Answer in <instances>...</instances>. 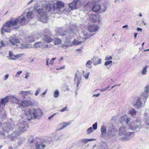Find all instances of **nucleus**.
<instances>
[{"mask_svg":"<svg viewBox=\"0 0 149 149\" xmlns=\"http://www.w3.org/2000/svg\"><path fill=\"white\" fill-rule=\"evenodd\" d=\"M64 6V3L62 1H60L52 4H42V6L47 12H50L52 14L56 13L58 11H60V8H63Z\"/></svg>","mask_w":149,"mask_h":149,"instance_id":"obj_1","label":"nucleus"},{"mask_svg":"<svg viewBox=\"0 0 149 149\" xmlns=\"http://www.w3.org/2000/svg\"><path fill=\"white\" fill-rule=\"evenodd\" d=\"M119 134L120 136L124 135V136L120 138L121 140L127 141L134 136V132H129L127 133L125 127L122 126L119 129Z\"/></svg>","mask_w":149,"mask_h":149,"instance_id":"obj_2","label":"nucleus"},{"mask_svg":"<svg viewBox=\"0 0 149 149\" xmlns=\"http://www.w3.org/2000/svg\"><path fill=\"white\" fill-rule=\"evenodd\" d=\"M41 110L39 109H30L25 111V115L28 117L27 119L30 120L31 118H36L38 115L41 114Z\"/></svg>","mask_w":149,"mask_h":149,"instance_id":"obj_3","label":"nucleus"},{"mask_svg":"<svg viewBox=\"0 0 149 149\" xmlns=\"http://www.w3.org/2000/svg\"><path fill=\"white\" fill-rule=\"evenodd\" d=\"M38 20L44 23L47 22V13L43 8H39L37 10Z\"/></svg>","mask_w":149,"mask_h":149,"instance_id":"obj_4","label":"nucleus"},{"mask_svg":"<svg viewBox=\"0 0 149 149\" xmlns=\"http://www.w3.org/2000/svg\"><path fill=\"white\" fill-rule=\"evenodd\" d=\"M76 28V26L75 25H72L70 26L69 31L70 34L66 31L63 30L60 28L58 30V32L59 35L63 36L71 35L74 34Z\"/></svg>","mask_w":149,"mask_h":149,"instance_id":"obj_5","label":"nucleus"},{"mask_svg":"<svg viewBox=\"0 0 149 149\" xmlns=\"http://www.w3.org/2000/svg\"><path fill=\"white\" fill-rule=\"evenodd\" d=\"M107 135L108 137L110 139L113 138L117 134V132L116 129L113 125L110 126L107 130Z\"/></svg>","mask_w":149,"mask_h":149,"instance_id":"obj_6","label":"nucleus"},{"mask_svg":"<svg viewBox=\"0 0 149 149\" xmlns=\"http://www.w3.org/2000/svg\"><path fill=\"white\" fill-rule=\"evenodd\" d=\"M11 25L9 21L7 22L3 25L1 29V34H4L3 31L6 32H11L12 29H13L12 27H11Z\"/></svg>","mask_w":149,"mask_h":149,"instance_id":"obj_7","label":"nucleus"},{"mask_svg":"<svg viewBox=\"0 0 149 149\" xmlns=\"http://www.w3.org/2000/svg\"><path fill=\"white\" fill-rule=\"evenodd\" d=\"M149 92V86H147L144 88V90L141 92V97L145 103L146 101L147 98H148V93Z\"/></svg>","mask_w":149,"mask_h":149,"instance_id":"obj_8","label":"nucleus"},{"mask_svg":"<svg viewBox=\"0 0 149 149\" xmlns=\"http://www.w3.org/2000/svg\"><path fill=\"white\" fill-rule=\"evenodd\" d=\"M134 125L133 126L129 125L130 128L132 130H135L137 129L140 130L142 127L141 121L140 120L137 119L136 120L134 123Z\"/></svg>","mask_w":149,"mask_h":149,"instance_id":"obj_9","label":"nucleus"},{"mask_svg":"<svg viewBox=\"0 0 149 149\" xmlns=\"http://www.w3.org/2000/svg\"><path fill=\"white\" fill-rule=\"evenodd\" d=\"M9 21L13 29H17L19 27V21L17 18L12 19Z\"/></svg>","mask_w":149,"mask_h":149,"instance_id":"obj_10","label":"nucleus"},{"mask_svg":"<svg viewBox=\"0 0 149 149\" xmlns=\"http://www.w3.org/2000/svg\"><path fill=\"white\" fill-rule=\"evenodd\" d=\"M23 14L19 17L17 18L19 21V24L22 25H25L29 22V21L27 19H26L24 16Z\"/></svg>","mask_w":149,"mask_h":149,"instance_id":"obj_11","label":"nucleus"},{"mask_svg":"<svg viewBox=\"0 0 149 149\" xmlns=\"http://www.w3.org/2000/svg\"><path fill=\"white\" fill-rule=\"evenodd\" d=\"M9 42L11 47L16 48L17 47V44L19 43L20 41L18 39L12 38L9 40Z\"/></svg>","mask_w":149,"mask_h":149,"instance_id":"obj_12","label":"nucleus"},{"mask_svg":"<svg viewBox=\"0 0 149 149\" xmlns=\"http://www.w3.org/2000/svg\"><path fill=\"white\" fill-rule=\"evenodd\" d=\"M99 29V27L97 25L92 24L89 26L88 27V30L90 32L97 31Z\"/></svg>","mask_w":149,"mask_h":149,"instance_id":"obj_13","label":"nucleus"},{"mask_svg":"<svg viewBox=\"0 0 149 149\" xmlns=\"http://www.w3.org/2000/svg\"><path fill=\"white\" fill-rule=\"evenodd\" d=\"M91 60L94 65H96L101 63L102 59L101 58H98L97 57H94L92 58Z\"/></svg>","mask_w":149,"mask_h":149,"instance_id":"obj_14","label":"nucleus"},{"mask_svg":"<svg viewBox=\"0 0 149 149\" xmlns=\"http://www.w3.org/2000/svg\"><path fill=\"white\" fill-rule=\"evenodd\" d=\"M142 99L141 97H139L137 100L135 104L134 105V106L136 109H138L142 106Z\"/></svg>","mask_w":149,"mask_h":149,"instance_id":"obj_15","label":"nucleus"},{"mask_svg":"<svg viewBox=\"0 0 149 149\" xmlns=\"http://www.w3.org/2000/svg\"><path fill=\"white\" fill-rule=\"evenodd\" d=\"M89 17L91 21L94 22H95L97 21H98L99 20L98 17L95 15L93 14L90 15L89 16Z\"/></svg>","mask_w":149,"mask_h":149,"instance_id":"obj_16","label":"nucleus"},{"mask_svg":"<svg viewBox=\"0 0 149 149\" xmlns=\"http://www.w3.org/2000/svg\"><path fill=\"white\" fill-rule=\"evenodd\" d=\"M130 119L127 116H123L121 117V123L122 124H127L130 121Z\"/></svg>","mask_w":149,"mask_h":149,"instance_id":"obj_17","label":"nucleus"},{"mask_svg":"<svg viewBox=\"0 0 149 149\" xmlns=\"http://www.w3.org/2000/svg\"><path fill=\"white\" fill-rule=\"evenodd\" d=\"M100 130L101 132V136L102 137H104L105 136L107 132L106 127L104 125L102 126L100 128Z\"/></svg>","mask_w":149,"mask_h":149,"instance_id":"obj_18","label":"nucleus"},{"mask_svg":"<svg viewBox=\"0 0 149 149\" xmlns=\"http://www.w3.org/2000/svg\"><path fill=\"white\" fill-rule=\"evenodd\" d=\"M78 1V0H74L73 1L69 4L70 8L71 10L75 9L77 7V4Z\"/></svg>","mask_w":149,"mask_h":149,"instance_id":"obj_19","label":"nucleus"},{"mask_svg":"<svg viewBox=\"0 0 149 149\" xmlns=\"http://www.w3.org/2000/svg\"><path fill=\"white\" fill-rule=\"evenodd\" d=\"M36 145V149H44L46 146L43 142H38Z\"/></svg>","mask_w":149,"mask_h":149,"instance_id":"obj_20","label":"nucleus"},{"mask_svg":"<svg viewBox=\"0 0 149 149\" xmlns=\"http://www.w3.org/2000/svg\"><path fill=\"white\" fill-rule=\"evenodd\" d=\"M81 80V77L80 76H79L77 74H75V77L74 81L75 83H77V88L80 83Z\"/></svg>","mask_w":149,"mask_h":149,"instance_id":"obj_21","label":"nucleus"},{"mask_svg":"<svg viewBox=\"0 0 149 149\" xmlns=\"http://www.w3.org/2000/svg\"><path fill=\"white\" fill-rule=\"evenodd\" d=\"M43 40L46 42L50 43L54 40V38L47 35H45Z\"/></svg>","mask_w":149,"mask_h":149,"instance_id":"obj_22","label":"nucleus"},{"mask_svg":"<svg viewBox=\"0 0 149 149\" xmlns=\"http://www.w3.org/2000/svg\"><path fill=\"white\" fill-rule=\"evenodd\" d=\"M19 94H21L24 98H25V96L28 95H32L33 93H32L31 91H20L19 93Z\"/></svg>","mask_w":149,"mask_h":149,"instance_id":"obj_23","label":"nucleus"},{"mask_svg":"<svg viewBox=\"0 0 149 149\" xmlns=\"http://www.w3.org/2000/svg\"><path fill=\"white\" fill-rule=\"evenodd\" d=\"M10 99L13 103L17 104L18 103L19 100H20L17 97L13 95L10 96Z\"/></svg>","mask_w":149,"mask_h":149,"instance_id":"obj_24","label":"nucleus"},{"mask_svg":"<svg viewBox=\"0 0 149 149\" xmlns=\"http://www.w3.org/2000/svg\"><path fill=\"white\" fill-rule=\"evenodd\" d=\"M28 128V127L26 125H24L20 126L18 129L19 131L20 132V133L24 132L25 131H26L27 129Z\"/></svg>","mask_w":149,"mask_h":149,"instance_id":"obj_25","label":"nucleus"},{"mask_svg":"<svg viewBox=\"0 0 149 149\" xmlns=\"http://www.w3.org/2000/svg\"><path fill=\"white\" fill-rule=\"evenodd\" d=\"M32 104L31 101L30 100L22 101L21 105L23 106H29Z\"/></svg>","mask_w":149,"mask_h":149,"instance_id":"obj_26","label":"nucleus"},{"mask_svg":"<svg viewBox=\"0 0 149 149\" xmlns=\"http://www.w3.org/2000/svg\"><path fill=\"white\" fill-rule=\"evenodd\" d=\"M101 8V7L100 5H96L93 6L92 10L93 12L97 13L100 11Z\"/></svg>","mask_w":149,"mask_h":149,"instance_id":"obj_27","label":"nucleus"},{"mask_svg":"<svg viewBox=\"0 0 149 149\" xmlns=\"http://www.w3.org/2000/svg\"><path fill=\"white\" fill-rule=\"evenodd\" d=\"M10 128V125L9 123H6L4 124V126L3 128V131L8 132Z\"/></svg>","mask_w":149,"mask_h":149,"instance_id":"obj_28","label":"nucleus"},{"mask_svg":"<svg viewBox=\"0 0 149 149\" xmlns=\"http://www.w3.org/2000/svg\"><path fill=\"white\" fill-rule=\"evenodd\" d=\"M8 101V97H6L5 98H3L1 99L0 102L1 103V104L2 105V107H4L5 104L7 103Z\"/></svg>","mask_w":149,"mask_h":149,"instance_id":"obj_29","label":"nucleus"},{"mask_svg":"<svg viewBox=\"0 0 149 149\" xmlns=\"http://www.w3.org/2000/svg\"><path fill=\"white\" fill-rule=\"evenodd\" d=\"M45 43L43 42H36L34 45V47L36 48L41 47L44 45Z\"/></svg>","mask_w":149,"mask_h":149,"instance_id":"obj_30","label":"nucleus"},{"mask_svg":"<svg viewBox=\"0 0 149 149\" xmlns=\"http://www.w3.org/2000/svg\"><path fill=\"white\" fill-rule=\"evenodd\" d=\"M33 13L32 11L28 12L26 14V17L27 20L29 21L33 17Z\"/></svg>","mask_w":149,"mask_h":149,"instance_id":"obj_31","label":"nucleus"},{"mask_svg":"<svg viewBox=\"0 0 149 149\" xmlns=\"http://www.w3.org/2000/svg\"><path fill=\"white\" fill-rule=\"evenodd\" d=\"M71 45V40L70 39H67L65 40V41L63 44V46L68 47L70 46Z\"/></svg>","mask_w":149,"mask_h":149,"instance_id":"obj_32","label":"nucleus"},{"mask_svg":"<svg viewBox=\"0 0 149 149\" xmlns=\"http://www.w3.org/2000/svg\"><path fill=\"white\" fill-rule=\"evenodd\" d=\"M21 133L18 130H16L12 134V136L13 137H16L18 136Z\"/></svg>","mask_w":149,"mask_h":149,"instance_id":"obj_33","label":"nucleus"},{"mask_svg":"<svg viewBox=\"0 0 149 149\" xmlns=\"http://www.w3.org/2000/svg\"><path fill=\"white\" fill-rule=\"evenodd\" d=\"M34 38L32 36H31L28 37L26 39V40L28 42H31L34 41Z\"/></svg>","mask_w":149,"mask_h":149,"instance_id":"obj_34","label":"nucleus"},{"mask_svg":"<svg viewBox=\"0 0 149 149\" xmlns=\"http://www.w3.org/2000/svg\"><path fill=\"white\" fill-rule=\"evenodd\" d=\"M83 76L86 79H88V76L90 74L89 72H85L83 71Z\"/></svg>","mask_w":149,"mask_h":149,"instance_id":"obj_35","label":"nucleus"},{"mask_svg":"<svg viewBox=\"0 0 149 149\" xmlns=\"http://www.w3.org/2000/svg\"><path fill=\"white\" fill-rule=\"evenodd\" d=\"M144 122L146 125L149 126V116L144 118Z\"/></svg>","mask_w":149,"mask_h":149,"instance_id":"obj_36","label":"nucleus"},{"mask_svg":"<svg viewBox=\"0 0 149 149\" xmlns=\"http://www.w3.org/2000/svg\"><path fill=\"white\" fill-rule=\"evenodd\" d=\"M136 111L134 109H132L129 112V113L132 116H135L136 115Z\"/></svg>","mask_w":149,"mask_h":149,"instance_id":"obj_37","label":"nucleus"},{"mask_svg":"<svg viewBox=\"0 0 149 149\" xmlns=\"http://www.w3.org/2000/svg\"><path fill=\"white\" fill-rule=\"evenodd\" d=\"M43 33L45 34H48L51 36V33L50 31L47 29H46L43 31Z\"/></svg>","mask_w":149,"mask_h":149,"instance_id":"obj_38","label":"nucleus"},{"mask_svg":"<svg viewBox=\"0 0 149 149\" xmlns=\"http://www.w3.org/2000/svg\"><path fill=\"white\" fill-rule=\"evenodd\" d=\"M92 63V62L91 61L89 60V61H88L87 62L86 64V67H88V68H91V65Z\"/></svg>","mask_w":149,"mask_h":149,"instance_id":"obj_39","label":"nucleus"},{"mask_svg":"<svg viewBox=\"0 0 149 149\" xmlns=\"http://www.w3.org/2000/svg\"><path fill=\"white\" fill-rule=\"evenodd\" d=\"M147 66H146L145 67L143 68V70L141 71V73L143 75H145L146 74L147 72Z\"/></svg>","mask_w":149,"mask_h":149,"instance_id":"obj_40","label":"nucleus"},{"mask_svg":"<svg viewBox=\"0 0 149 149\" xmlns=\"http://www.w3.org/2000/svg\"><path fill=\"white\" fill-rule=\"evenodd\" d=\"M81 42V41H78L75 39L73 41L72 44L74 45H77L80 44Z\"/></svg>","mask_w":149,"mask_h":149,"instance_id":"obj_41","label":"nucleus"},{"mask_svg":"<svg viewBox=\"0 0 149 149\" xmlns=\"http://www.w3.org/2000/svg\"><path fill=\"white\" fill-rule=\"evenodd\" d=\"M70 124V123H63V125H62L61 127L60 128L59 130H62L65 127H66L67 126L69 125Z\"/></svg>","mask_w":149,"mask_h":149,"instance_id":"obj_42","label":"nucleus"},{"mask_svg":"<svg viewBox=\"0 0 149 149\" xmlns=\"http://www.w3.org/2000/svg\"><path fill=\"white\" fill-rule=\"evenodd\" d=\"M61 39L58 38H56V39L55 41V44L56 45H59L61 43Z\"/></svg>","mask_w":149,"mask_h":149,"instance_id":"obj_43","label":"nucleus"},{"mask_svg":"<svg viewBox=\"0 0 149 149\" xmlns=\"http://www.w3.org/2000/svg\"><path fill=\"white\" fill-rule=\"evenodd\" d=\"M59 96V93L58 90L55 91L54 92V96L55 98L58 97Z\"/></svg>","mask_w":149,"mask_h":149,"instance_id":"obj_44","label":"nucleus"},{"mask_svg":"<svg viewBox=\"0 0 149 149\" xmlns=\"http://www.w3.org/2000/svg\"><path fill=\"white\" fill-rule=\"evenodd\" d=\"M93 131V130L92 129V127H91L88 128L86 132L88 134H89L91 133Z\"/></svg>","mask_w":149,"mask_h":149,"instance_id":"obj_45","label":"nucleus"},{"mask_svg":"<svg viewBox=\"0 0 149 149\" xmlns=\"http://www.w3.org/2000/svg\"><path fill=\"white\" fill-rule=\"evenodd\" d=\"M41 90V88H38L35 93V95L36 96H37L39 93L40 92Z\"/></svg>","mask_w":149,"mask_h":149,"instance_id":"obj_46","label":"nucleus"},{"mask_svg":"<svg viewBox=\"0 0 149 149\" xmlns=\"http://www.w3.org/2000/svg\"><path fill=\"white\" fill-rule=\"evenodd\" d=\"M22 72V71H19L17 72L15 75V77H19V75Z\"/></svg>","mask_w":149,"mask_h":149,"instance_id":"obj_47","label":"nucleus"},{"mask_svg":"<svg viewBox=\"0 0 149 149\" xmlns=\"http://www.w3.org/2000/svg\"><path fill=\"white\" fill-rule=\"evenodd\" d=\"M92 127L94 130H96L97 128V123L96 122L93 125Z\"/></svg>","mask_w":149,"mask_h":149,"instance_id":"obj_48","label":"nucleus"},{"mask_svg":"<svg viewBox=\"0 0 149 149\" xmlns=\"http://www.w3.org/2000/svg\"><path fill=\"white\" fill-rule=\"evenodd\" d=\"M113 62L112 61H106L104 63V65L105 66H107V65H109Z\"/></svg>","mask_w":149,"mask_h":149,"instance_id":"obj_49","label":"nucleus"},{"mask_svg":"<svg viewBox=\"0 0 149 149\" xmlns=\"http://www.w3.org/2000/svg\"><path fill=\"white\" fill-rule=\"evenodd\" d=\"M112 59H113V58H112V56H107L105 58V61H109L110 60H112Z\"/></svg>","mask_w":149,"mask_h":149,"instance_id":"obj_50","label":"nucleus"},{"mask_svg":"<svg viewBox=\"0 0 149 149\" xmlns=\"http://www.w3.org/2000/svg\"><path fill=\"white\" fill-rule=\"evenodd\" d=\"M15 56V55H13L10 58H8V59L15 60L16 59V58Z\"/></svg>","mask_w":149,"mask_h":149,"instance_id":"obj_51","label":"nucleus"},{"mask_svg":"<svg viewBox=\"0 0 149 149\" xmlns=\"http://www.w3.org/2000/svg\"><path fill=\"white\" fill-rule=\"evenodd\" d=\"M47 91V90L46 89L44 92L40 94V96H41L42 98H43L44 97Z\"/></svg>","mask_w":149,"mask_h":149,"instance_id":"obj_52","label":"nucleus"},{"mask_svg":"<svg viewBox=\"0 0 149 149\" xmlns=\"http://www.w3.org/2000/svg\"><path fill=\"white\" fill-rule=\"evenodd\" d=\"M82 142L83 143H87L88 142V139H83L82 140Z\"/></svg>","mask_w":149,"mask_h":149,"instance_id":"obj_53","label":"nucleus"},{"mask_svg":"<svg viewBox=\"0 0 149 149\" xmlns=\"http://www.w3.org/2000/svg\"><path fill=\"white\" fill-rule=\"evenodd\" d=\"M56 58H53L50 61L49 64L51 65H52L54 64V61L56 59Z\"/></svg>","mask_w":149,"mask_h":149,"instance_id":"obj_54","label":"nucleus"},{"mask_svg":"<svg viewBox=\"0 0 149 149\" xmlns=\"http://www.w3.org/2000/svg\"><path fill=\"white\" fill-rule=\"evenodd\" d=\"M9 54V58H10V57H11L13 55H14L13 54V52H12L11 51H9V52L8 53ZM8 56H7V58H8Z\"/></svg>","mask_w":149,"mask_h":149,"instance_id":"obj_55","label":"nucleus"},{"mask_svg":"<svg viewBox=\"0 0 149 149\" xmlns=\"http://www.w3.org/2000/svg\"><path fill=\"white\" fill-rule=\"evenodd\" d=\"M22 55L23 54H17L16 55H15V57L16 58V59L18 58L21 57Z\"/></svg>","mask_w":149,"mask_h":149,"instance_id":"obj_56","label":"nucleus"},{"mask_svg":"<svg viewBox=\"0 0 149 149\" xmlns=\"http://www.w3.org/2000/svg\"><path fill=\"white\" fill-rule=\"evenodd\" d=\"M56 114V113H55L51 116H49L48 118V119L49 120H51L52 118Z\"/></svg>","mask_w":149,"mask_h":149,"instance_id":"obj_57","label":"nucleus"},{"mask_svg":"<svg viewBox=\"0 0 149 149\" xmlns=\"http://www.w3.org/2000/svg\"><path fill=\"white\" fill-rule=\"evenodd\" d=\"M52 45L51 44H49V45H46L45 46V48H50L52 47Z\"/></svg>","mask_w":149,"mask_h":149,"instance_id":"obj_58","label":"nucleus"},{"mask_svg":"<svg viewBox=\"0 0 149 149\" xmlns=\"http://www.w3.org/2000/svg\"><path fill=\"white\" fill-rule=\"evenodd\" d=\"M0 135L1 136H2V137L3 138H4L5 137V134L2 132L0 131Z\"/></svg>","mask_w":149,"mask_h":149,"instance_id":"obj_59","label":"nucleus"},{"mask_svg":"<svg viewBox=\"0 0 149 149\" xmlns=\"http://www.w3.org/2000/svg\"><path fill=\"white\" fill-rule=\"evenodd\" d=\"M29 73L28 72H26L25 74V78L26 79H27L29 77Z\"/></svg>","mask_w":149,"mask_h":149,"instance_id":"obj_60","label":"nucleus"},{"mask_svg":"<svg viewBox=\"0 0 149 149\" xmlns=\"http://www.w3.org/2000/svg\"><path fill=\"white\" fill-rule=\"evenodd\" d=\"M8 74H6L5 77L3 78V79L4 80H6L8 78Z\"/></svg>","mask_w":149,"mask_h":149,"instance_id":"obj_61","label":"nucleus"},{"mask_svg":"<svg viewBox=\"0 0 149 149\" xmlns=\"http://www.w3.org/2000/svg\"><path fill=\"white\" fill-rule=\"evenodd\" d=\"M67 109V107H65L63 108L60 110V111L61 112H63L66 110Z\"/></svg>","mask_w":149,"mask_h":149,"instance_id":"obj_62","label":"nucleus"},{"mask_svg":"<svg viewBox=\"0 0 149 149\" xmlns=\"http://www.w3.org/2000/svg\"><path fill=\"white\" fill-rule=\"evenodd\" d=\"M22 46L23 47L27 48L28 47V44H24L22 45Z\"/></svg>","mask_w":149,"mask_h":149,"instance_id":"obj_63","label":"nucleus"},{"mask_svg":"<svg viewBox=\"0 0 149 149\" xmlns=\"http://www.w3.org/2000/svg\"><path fill=\"white\" fill-rule=\"evenodd\" d=\"M1 45L3 47L5 46V45L2 41L0 42Z\"/></svg>","mask_w":149,"mask_h":149,"instance_id":"obj_64","label":"nucleus"}]
</instances>
